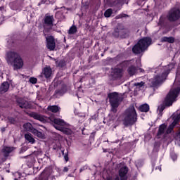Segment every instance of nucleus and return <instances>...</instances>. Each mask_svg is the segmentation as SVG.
<instances>
[{"instance_id":"nucleus-1","label":"nucleus","mask_w":180,"mask_h":180,"mask_svg":"<svg viewBox=\"0 0 180 180\" xmlns=\"http://www.w3.org/2000/svg\"><path fill=\"white\" fill-rule=\"evenodd\" d=\"M6 61L10 67H13L14 71L21 70L25 65L22 56L15 51H8L6 53Z\"/></svg>"},{"instance_id":"nucleus-2","label":"nucleus","mask_w":180,"mask_h":180,"mask_svg":"<svg viewBox=\"0 0 180 180\" xmlns=\"http://www.w3.org/2000/svg\"><path fill=\"white\" fill-rule=\"evenodd\" d=\"M28 115L30 117H33V119H35V120H39V122H41L42 123H53L56 124L54 126L55 129L56 127H63V126H65V121H64V120L56 117L54 114H52L49 117H46L37 112H32L28 113Z\"/></svg>"},{"instance_id":"nucleus-3","label":"nucleus","mask_w":180,"mask_h":180,"mask_svg":"<svg viewBox=\"0 0 180 180\" xmlns=\"http://www.w3.org/2000/svg\"><path fill=\"white\" fill-rule=\"evenodd\" d=\"M179 94V86L174 89L172 91H170L166 96L163 103L158 106L159 113H162L166 108H169L170 106H172L174 101H175V99H176V98H178Z\"/></svg>"},{"instance_id":"nucleus-4","label":"nucleus","mask_w":180,"mask_h":180,"mask_svg":"<svg viewBox=\"0 0 180 180\" xmlns=\"http://www.w3.org/2000/svg\"><path fill=\"white\" fill-rule=\"evenodd\" d=\"M167 67L168 69L165 70L162 74L156 75L150 80V83L149 84L150 88H158L160 84H162V82L167 79V77H168V75L171 72V70L175 68V63H171Z\"/></svg>"},{"instance_id":"nucleus-5","label":"nucleus","mask_w":180,"mask_h":180,"mask_svg":"<svg viewBox=\"0 0 180 180\" xmlns=\"http://www.w3.org/2000/svg\"><path fill=\"white\" fill-rule=\"evenodd\" d=\"M137 122V112L134 106L129 107L124 113V118L122 119V124L125 127H130L134 126Z\"/></svg>"},{"instance_id":"nucleus-6","label":"nucleus","mask_w":180,"mask_h":180,"mask_svg":"<svg viewBox=\"0 0 180 180\" xmlns=\"http://www.w3.org/2000/svg\"><path fill=\"white\" fill-rule=\"evenodd\" d=\"M152 42L153 39L150 37H146L142 38L133 46L132 52L134 54H141Z\"/></svg>"},{"instance_id":"nucleus-7","label":"nucleus","mask_w":180,"mask_h":180,"mask_svg":"<svg viewBox=\"0 0 180 180\" xmlns=\"http://www.w3.org/2000/svg\"><path fill=\"white\" fill-rule=\"evenodd\" d=\"M110 105L111 106V112L116 113L117 108L120 105V102L123 101V97L119 96V93L114 91L108 94Z\"/></svg>"},{"instance_id":"nucleus-8","label":"nucleus","mask_w":180,"mask_h":180,"mask_svg":"<svg viewBox=\"0 0 180 180\" xmlns=\"http://www.w3.org/2000/svg\"><path fill=\"white\" fill-rule=\"evenodd\" d=\"M115 39H129L130 36V30L129 28H122L119 30V27L114 29L112 34Z\"/></svg>"},{"instance_id":"nucleus-9","label":"nucleus","mask_w":180,"mask_h":180,"mask_svg":"<svg viewBox=\"0 0 180 180\" xmlns=\"http://www.w3.org/2000/svg\"><path fill=\"white\" fill-rule=\"evenodd\" d=\"M167 18L169 22H176L180 19V8H173L169 11Z\"/></svg>"},{"instance_id":"nucleus-10","label":"nucleus","mask_w":180,"mask_h":180,"mask_svg":"<svg viewBox=\"0 0 180 180\" xmlns=\"http://www.w3.org/2000/svg\"><path fill=\"white\" fill-rule=\"evenodd\" d=\"M23 128L25 130H27V131H30V133H32L34 136H36L37 137H39V139H41L43 137V133L39 131V130L33 128V125L30 122H27L23 124Z\"/></svg>"},{"instance_id":"nucleus-11","label":"nucleus","mask_w":180,"mask_h":180,"mask_svg":"<svg viewBox=\"0 0 180 180\" xmlns=\"http://www.w3.org/2000/svg\"><path fill=\"white\" fill-rule=\"evenodd\" d=\"M15 101L21 109H33V103L22 97L17 98Z\"/></svg>"},{"instance_id":"nucleus-12","label":"nucleus","mask_w":180,"mask_h":180,"mask_svg":"<svg viewBox=\"0 0 180 180\" xmlns=\"http://www.w3.org/2000/svg\"><path fill=\"white\" fill-rule=\"evenodd\" d=\"M54 15L46 14L43 19V25H47L49 27H53L54 26Z\"/></svg>"},{"instance_id":"nucleus-13","label":"nucleus","mask_w":180,"mask_h":180,"mask_svg":"<svg viewBox=\"0 0 180 180\" xmlns=\"http://www.w3.org/2000/svg\"><path fill=\"white\" fill-rule=\"evenodd\" d=\"M46 47L48 50H50V51H54L56 49V41L54 40V37L49 36L46 38Z\"/></svg>"},{"instance_id":"nucleus-14","label":"nucleus","mask_w":180,"mask_h":180,"mask_svg":"<svg viewBox=\"0 0 180 180\" xmlns=\"http://www.w3.org/2000/svg\"><path fill=\"white\" fill-rule=\"evenodd\" d=\"M129 173V167L127 166H123L120 167L118 172V175L120 180H127V174Z\"/></svg>"},{"instance_id":"nucleus-15","label":"nucleus","mask_w":180,"mask_h":180,"mask_svg":"<svg viewBox=\"0 0 180 180\" xmlns=\"http://www.w3.org/2000/svg\"><path fill=\"white\" fill-rule=\"evenodd\" d=\"M169 20L168 18L165 15H162L159 18L158 26H161V27H168L169 25Z\"/></svg>"},{"instance_id":"nucleus-16","label":"nucleus","mask_w":180,"mask_h":180,"mask_svg":"<svg viewBox=\"0 0 180 180\" xmlns=\"http://www.w3.org/2000/svg\"><path fill=\"white\" fill-rule=\"evenodd\" d=\"M51 74H53V70H51V68L50 66H46L43 70H42V73L41 75H44V77L46 79H49L50 77H51Z\"/></svg>"},{"instance_id":"nucleus-17","label":"nucleus","mask_w":180,"mask_h":180,"mask_svg":"<svg viewBox=\"0 0 180 180\" xmlns=\"http://www.w3.org/2000/svg\"><path fill=\"white\" fill-rule=\"evenodd\" d=\"M122 74H123V69L116 68L113 70L112 78L114 79H118V78H122Z\"/></svg>"},{"instance_id":"nucleus-18","label":"nucleus","mask_w":180,"mask_h":180,"mask_svg":"<svg viewBox=\"0 0 180 180\" xmlns=\"http://www.w3.org/2000/svg\"><path fill=\"white\" fill-rule=\"evenodd\" d=\"M50 174L46 169H44L38 177H36L33 180H49Z\"/></svg>"},{"instance_id":"nucleus-19","label":"nucleus","mask_w":180,"mask_h":180,"mask_svg":"<svg viewBox=\"0 0 180 180\" xmlns=\"http://www.w3.org/2000/svg\"><path fill=\"white\" fill-rule=\"evenodd\" d=\"M165 130H167V124L163 123L159 126L158 131L156 134L157 137H160V136H162L165 133Z\"/></svg>"},{"instance_id":"nucleus-20","label":"nucleus","mask_w":180,"mask_h":180,"mask_svg":"<svg viewBox=\"0 0 180 180\" xmlns=\"http://www.w3.org/2000/svg\"><path fill=\"white\" fill-rule=\"evenodd\" d=\"M56 130L62 131V133H63L64 134H67V136H70V134H72V131L70 129L63 127H56Z\"/></svg>"},{"instance_id":"nucleus-21","label":"nucleus","mask_w":180,"mask_h":180,"mask_svg":"<svg viewBox=\"0 0 180 180\" xmlns=\"http://www.w3.org/2000/svg\"><path fill=\"white\" fill-rule=\"evenodd\" d=\"M131 64V60H124L117 65L118 68L121 70H126Z\"/></svg>"},{"instance_id":"nucleus-22","label":"nucleus","mask_w":180,"mask_h":180,"mask_svg":"<svg viewBox=\"0 0 180 180\" xmlns=\"http://www.w3.org/2000/svg\"><path fill=\"white\" fill-rule=\"evenodd\" d=\"M127 73L130 75V77H133L136 72H137V68L134 65L130 64V65L127 68Z\"/></svg>"},{"instance_id":"nucleus-23","label":"nucleus","mask_w":180,"mask_h":180,"mask_svg":"<svg viewBox=\"0 0 180 180\" xmlns=\"http://www.w3.org/2000/svg\"><path fill=\"white\" fill-rule=\"evenodd\" d=\"M53 150H56L57 151H61L63 155H64V160L66 162H68L70 158L68 157V152L64 155V150L61 149V146H53Z\"/></svg>"},{"instance_id":"nucleus-24","label":"nucleus","mask_w":180,"mask_h":180,"mask_svg":"<svg viewBox=\"0 0 180 180\" xmlns=\"http://www.w3.org/2000/svg\"><path fill=\"white\" fill-rule=\"evenodd\" d=\"M13 151V147L5 146L2 149V153L6 158L9 157V154Z\"/></svg>"},{"instance_id":"nucleus-25","label":"nucleus","mask_w":180,"mask_h":180,"mask_svg":"<svg viewBox=\"0 0 180 180\" xmlns=\"http://www.w3.org/2000/svg\"><path fill=\"white\" fill-rule=\"evenodd\" d=\"M162 43H175V38L174 37H163L161 38Z\"/></svg>"},{"instance_id":"nucleus-26","label":"nucleus","mask_w":180,"mask_h":180,"mask_svg":"<svg viewBox=\"0 0 180 180\" xmlns=\"http://www.w3.org/2000/svg\"><path fill=\"white\" fill-rule=\"evenodd\" d=\"M9 86H10L9 82H4L0 86L1 92H4V93L8 92V91H9Z\"/></svg>"},{"instance_id":"nucleus-27","label":"nucleus","mask_w":180,"mask_h":180,"mask_svg":"<svg viewBox=\"0 0 180 180\" xmlns=\"http://www.w3.org/2000/svg\"><path fill=\"white\" fill-rule=\"evenodd\" d=\"M25 139L27 141H28V143H30L31 144H34L36 143V140H34V138H33L31 134H25Z\"/></svg>"},{"instance_id":"nucleus-28","label":"nucleus","mask_w":180,"mask_h":180,"mask_svg":"<svg viewBox=\"0 0 180 180\" xmlns=\"http://www.w3.org/2000/svg\"><path fill=\"white\" fill-rule=\"evenodd\" d=\"M139 110L140 112H144L145 113H147L150 110V105L147 103L143 104L139 106Z\"/></svg>"},{"instance_id":"nucleus-29","label":"nucleus","mask_w":180,"mask_h":180,"mask_svg":"<svg viewBox=\"0 0 180 180\" xmlns=\"http://www.w3.org/2000/svg\"><path fill=\"white\" fill-rule=\"evenodd\" d=\"M48 110L52 112L53 113H57L60 109L58 105H49L48 106Z\"/></svg>"},{"instance_id":"nucleus-30","label":"nucleus","mask_w":180,"mask_h":180,"mask_svg":"<svg viewBox=\"0 0 180 180\" xmlns=\"http://www.w3.org/2000/svg\"><path fill=\"white\" fill-rule=\"evenodd\" d=\"M113 13V10L112 8H108L104 12L105 18H110Z\"/></svg>"},{"instance_id":"nucleus-31","label":"nucleus","mask_w":180,"mask_h":180,"mask_svg":"<svg viewBox=\"0 0 180 180\" xmlns=\"http://www.w3.org/2000/svg\"><path fill=\"white\" fill-rule=\"evenodd\" d=\"M77 32H78V30H77V26L72 25V27H70L68 34H75V33Z\"/></svg>"},{"instance_id":"nucleus-32","label":"nucleus","mask_w":180,"mask_h":180,"mask_svg":"<svg viewBox=\"0 0 180 180\" xmlns=\"http://www.w3.org/2000/svg\"><path fill=\"white\" fill-rule=\"evenodd\" d=\"M65 92H67V90L64 88H61L60 89L56 90L55 91V94L56 95H59L60 96H63V95H64V94H65Z\"/></svg>"},{"instance_id":"nucleus-33","label":"nucleus","mask_w":180,"mask_h":180,"mask_svg":"<svg viewBox=\"0 0 180 180\" xmlns=\"http://www.w3.org/2000/svg\"><path fill=\"white\" fill-rule=\"evenodd\" d=\"M112 4L114 6H116L117 8H120L123 5V1L115 0Z\"/></svg>"},{"instance_id":"nucleus-34","label":"nucleus","mask_w":180,"mask_h":180,"mask_svg":"<svg viewBox=\"0 0 180 180\" xmlns=\"http://www.w3.org/2000/svg\"><path fill=\"white\" fill-rule=\"evenodd\" d=\"M170 158H172L173 161H176V160H178V155H176L174 150H172L170 152Z\"/></svg>"},{"instance_id":"nucleus-35","label":"nucleus","mask_w":180,"mask_h":180,"mask_svg":"<svg viewBox=\"0 0 180 180\" xmlns=\"http://www.w3.org/2000/svg\"><path fill=\"white\" fill-rule=\"evenodd\" d=\"M56 63L58 64V67H60V68H63L66 65L65 60H60L59 62L57 60Z\"/></svg>"},{"instance_id":"nucleus-36","label":"nucleus","mask_w":180,"mask_h":180,"mask_svg":"<svg viewBox=\"0 0 180 180\" xmlns=\"http://www.w3.org/2000/svg\"><path fill=\"white\" fill-rule=\"evenodd\" d=\"M179 120H180V116L177 115L173 120L172 123V126H173V127L174 126H176V124H178V123H179Z\"/></svg>"},{"instance_id":"nucleus-37","label":"nucleus","mask_w":180,"mask_h":180,"mask_svg":"<svg viewBox=\"0 0 180 180\" xmlns=\"http://www.w3.org/2000/svg\"><path fill=\"white\" fill-rule=\"evenodd\" d=\"M43 27H44L43 32H44V33H50V30H51L52 27H49L46 25H43Z\"/></svg>"},{"instance_id":"nucleus-38","label":"nucleus","mask_w":180,"mask_h":180,"mask_svg":"<svg viewBox=\"0 0 180 180\" xmlns=\"http://www.w3.org/2000/svg\"><path fill=\"white\" fill-rule=\"evenodd\" d=\"M8 120L10 124H16V120H15L13 117H8Z\"/></svg>"},{"instance_id":"nucleus-39","label":"nucleus","mask_w":180,"mask_h":180,"mask_svg":"<svg viewBox=\"0 0 180 180\" xmlns=\"http://www.w3.org/2000/svg\"><path fill=\"white\" fill-rule=\"evenodd\" d=\"M144 84H146L144 82H141L135 83L134 86H136L137 88H143V86H144Z\"/></svg>"},{"instance_id":"nucleus-40","label":"nucleus","mask_w":180,"mask_h":180,"mask_svg":"<svg viewBox=\"0 0 180 180\" xmlns=\"http://www.w3.org/2000/svg\"><path fill=\"white\" fill-rule=\"evenodd\" d=\"M30 82L31 84H37V78H36V77H30Z\"/></svg>"},{"instance_id":"nucleus-41","label":"nucleus","mask_w":180,"mask_h":180,"mask_svg":"<svg viewBox=\"0 0 180 180\" xmlns=\"http://www.w3.org/2000/svg\"><path fill=\"white\" fill-rule=\"evenodd\" d=\"M174 130V126L172 127H169L167 130H166V133L167 134H171V133H172V131Z\"/></svg>"},{"instance_id":"nucleus-42","label":"nucleus","mask_w":180,"mask_h":180,"mask_svg":"<svg viewBox=\"0 0 180 180\" xmlns=\"http://www.w3.org/2000/svg\"><path fill=\"white\" fill-rule=\"evenodd\" d=\"M160 146H161V144H160V142H155L154 150H158V148H160Z\"/></svg>"},{"instance_id":"nucleus-43","label":"nucleus","mask_w":180,"mask_h":180,"mask_svg":"<svg viewBox=\"0 0 180 180\" xmlns=\"http://www.w3.org/2000/svg\"><path fill=\"white\" fill-rule=\"evenodd\" d=\"M27 162H30L31 164H33L34 160H33V158H32V156H29Z\"/></svg>"},{"instance_id":"nucleus-44","label":"nucleus","mask_w":180,"mask_h":180,"mask_svg":"<svg viewBox=\"0 0 180 180\" xmlns=\"http://www.w3.org/2000/svg\"><path fill=\"white\" fill-rule=\"evenodd\" d=\"M121 16H122V18H129V15L124 14V13H121Z\"/></svg>"},{"instance_id":"nucleus-45","label":"nucleus","mask_w":180,"mask_h":180,"mask_svg":"<svg viewBox=\"0 0 180 180\" xmlns=\"http://www.w3.org/2000/svg\"><path fill=\"white\" fill-rule=\"evenodd\" d=\"M122 13L120 14V15H117L116 17H115V19H122Z\"/></svg>"},{"instance_id":"nucleus-46","label":"nucleus","mask_w":180,"mask_h":180,"mask_svg":"<svg viewBox=\"0 0 180 180\" xmlns=\"http://www.w3.org/2000/svg\"><path fill=\"white\" fill-rule=\"evenodd\" d=\"M63 172H68V167H65L63 169Z\"/></svg>"},{"instance_id":"nucleus-47","label":"nucleus","mask_w":180,"mask_h":180,"mask_svg":"<svg viewBox=\"0 0 180 180\" xmlns=\"http://www.w3.org/2000/svg\"><path fill=\"white\" fill-rule=\"evenodd\" d=\"M114 180H120V177H119V176H117Z\"/></svg>"},{"instance_id":"nucleus-48","label":"nucleus","mask_w":180,"mask_h":180,"mask_svg":"<svg viewBox=\"0 0 180 180\" xmlns=\"http://www.w3.org/2000/svg\"><path fill=\"white\" fill-rule=\"evenodd\" d=\"M41 4H44V1H41V3L39 4V5H40Z\"/></svg>"},{"instance_id":"nucleus-49","label":"nucleus","mask_w":180,"mask_h":180,"mask_svg":"<svg viewBox=\"0 0 180 180\" xmlns=\"http://www.w3.org/2000/svg\"><path fill=\"white\" fill-rule=\"evenodd\" d=\"M2 131H5V128H3V129H2Z\"/></svg>"},{"instance_id":"nucleus-50","label":"nucleus","mask_w":180,"mask_h":180,"mask_svg":"<svg viewBox=\"0 0 180 180\" xmlns=\"http://www.w3.org/2000/svg\"><path fill=\"white\" fill-rule=\"evenodd\" d=\"M79 172H82V169H79Z\"/></svg>"},{"instance_id":"nucleus-51","label":"nucleus","mask_w":180,"mask_h":180,"mask_svg":"<svg viewBox=\"0 0 180 180\" xmlns=\"http://www.w3.org/2000/svg\"><path fill=\"white\" fill-rule=\"evenodd\" d=\"M15 41H12L13 44H14V43H15Z\"/></svg>"},{"instance_id":"nucleus-52","label":"nucleus","mask_w":180,"mask_h":180,"mask_svg":"<svg viewBox=\"0 0 180 180\" xmlns=\"http://www.w3.org/2000/svg\"><path fill=\"white\" fill-rule=\"evenodd\" d=\"M103 56H104V54H103V53H102V54H101V57H103Z\"/></svg>"},{"instance_id":"nucleus-53","label":"nucleus","mask_w":180,"mask_h":180,"mask_svg":"<svg viewBox=\"0 0 180 180\" xmlns=\"http://www.w3.org/2000/svg\"><path fill=\"white\" fill-rule=\"evenodd\" d=\"M36 155H39V152H37Z\"/></svg>"},{"instance_id":"nucleus-54","label":"nucleus","mask_w":180,"mask_h":180,"mask_svg":"<svg viewBox=\"0 0 180 180\" xmlns=\"http://www.w3.org/2000/svg\"><path fill=\"white\" fill-rule=\"evenodd\" d=\"M13 5H15V4H16V3H15V2H14V3H13Z\"/></svg>"},{"instance_id":"nucleus-55","label":"nucleus","mask_w":180,"mask_h":180,"mask_svg":"<svg viewBox=\"0 0 180 180\" xmlns=\"http://www.w3.org/2000/svg\"><path fill=\"white\" fill-rule=\"evenodd\" d=\"M160 171H161V167H159Z\"/></svg>"},{"instance_id":"nucleus-56","label":"nucleus","mask_w":180,"mask_h":180,"mask_svg":"<svg viewBox=\"0 0 180 180\" xmlns=\"http://www.w3.org/2000/svg\"><path fill=\"white\" fill-rule=\"evenodd\" d=\"M104 151V153H106V150H103Z\"/></svg>"}]
</instances>
